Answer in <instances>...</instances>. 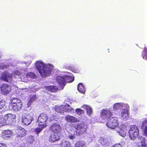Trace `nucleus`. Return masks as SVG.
<instances>
[{
    "label": "nucleus",
    "instance_id": "obj_17",
    "mask_svg": "<svg viewBox=\"0 0 147 147\" xmlns=\"http://www.w3.org/2000/svg\"><path fill=\"white\" fill-rule=\"evenodd\" d=\"M16 137L21 138L26 136V131L24 129L20 127L16 130Z\"/></svg>",
    "mask_w": 147,
    "mask_h": 147
},
{
    "label": "nucleus",
    "instance_id": "obj_45",
    "mask_svg": "<svg viewBox=\"0 0 147 147\" xmlns=\"http://www.w3.org/2000/svg\"><path fill=\"white\" fill-rule=\"evenodd\" d=\"M20 147H26L25 146H24L23 145L21 146H20Z\"/></svg>",
    "mask_w": 147,
    "mask_h": 147
},
{
    "label": "nucleus",
    "instance_id": "obj_19",
    "mask_svg": "<svg viewBox=\"0 0 147 147\" xmlns=\"http://www.w3.org/2000/svg\"><path fill=\"white\" fill-rule=\"evenodd\" d=\"M12 134L11 131L9 130H5L2 131L1 136L3 138L7 140L11 137Z\"/></svg>",
    "mask_w": 147,
    "mask_h": 147
},
{
    "label": "nucleus",
    "instance_id": "obj_38",
    "mask_svg": "<svg viewBox=\"0 0 147 147\" xmlns=\"http://www.w3.org/2000/svg\"><path fill=\"white\" fill-rule=\"evenodd\" d=\"M4 125V122L3 117L1 116H0V126Z\"/></svg>",
    "mask_w": 147,
    "mask_h": 147
},
{
    "label": "nucleus",
    "instance_id": "obj_35",
    "mask_svg": "<svg viewBox=\"0 0 147 147\" xmlns=\"http://www.w3.org/2000/svg\"><path fill=\"white\" fill-rule=\"evenodd\" d=\"M65 68L66 69H71L72 71L74 73H78L79 72V70L76 69H74L71 67H67L65 66Z\"/></svg>",
    "mask_w": 147,
    "mask_h": 147
},
{
    "label": "nucleus",
    "instance_id": "obj_9",
    "mask_svg": "<svg viewBox=\"0 0 147 147\" xmlns=\"http://www.w3.org/2000/svg\"><path fill=\"white\" fill-rule=\"evenodd\" d=\"M106 125L109 128L112 129H116L118 125L117 118L115 117H112L107 120Z\"/></svg>",
    "mask_w": 147,
    "mask_h": 147
},
{
    "label": "nucleus",
    "instance_id": "obj_37",
    "mask_svg": "<svg viewBox=\"0 0 147 147\" xmlns=\"http://www.w3.org/2000/svg\"><path fill=\"white\" fill-rule=\"evenodd\" d=\"M30 98L29 100L32 102H33L34 100H35L36 98V95H35L30 96Z\"/></svg>",
    "mask_w": 147,
    "mask_h": 147
},
{
    "label": "nucleus",
    "instance_id": "obj_41",
    "mask_svg": "<svg viewBox=\"0 0 147 147\" xmlns=\"http://www.w3.org/2000/svg\"><path fill=\"white\" fill-rule=\"evenodd\" d=\"M111 147H122V146L119 144H117L113 146H112Z\"/></svg>",
    "mask_w": 147,
    "mask_h": 147
},
{
    "label": "nucleus",
    "instance_id": "obj_22",
    "mask_svg": "<svg viewBox=\"0 0 147 147\" xmlns=\"http://www.w3.org/2000/svg\"><path fill=\"white\" fill-rule=\"evenodd\" d=\"M82 107L86 109V114L88 116H90L91 115L92 113V110L90 107L86 105H84L82 106Z\"/></svg>",
    "mask_w": 147,
    "mask_h": 147
},
{
    "label": "nucleus",
    "instance_id": "obj_43",
    "mask_svg": "<svg viewBox=\"0 0 147 147\" xmlns=\"http://www.w3.org/2000/svg\"><path fill=\"white\" fill-rule=\"evenodd\" d=\"M0 147H7L5 144H0Z\"/></svg>",
    "mask_w": 147,
    "mask_h": 147
},
{
    "label": "nucleus",
    "instance_id": "obj_24",
    "mask_svg": "<svg viewBox=\"0 0 147 147\" xmlns=\"http://www.w3.org/2000/svg\"><path fill=\"white\" fill-rule=\"evenodd\" d=\"M47 90L51 92H56L59 89L57 86H46L44 87Z\"/></svg>",
    "mask_w": 147,
    "mask_h": 147
},
{
    "label": "nucleus",
    "instance_id": "obj_26",
    "mask_svg": "<svg viewBox=\"0 0 147 147\" xmlns=\"http://www.w3.org/2000/svg\"><path fill=\"white\" fill-rule=\"evenodd\" d=\"M99 141L103 146H108L109 145V142L107 139L102 137L100 138Z\"/></svg>",
    "mask_w": 147,
    "mask_h": 147
},
{
    "label": "nucleus",
    "instance_id": "obj_30",
    "mask_svg": "<svg viewBox=\"0 0 147 147\" xmlns=\"http://www.w3.org/2000/svg\"><path fill=\"white\" fill-rule=\"evenodd\" d=\"M38 125V127L35 129L34 131V132L37 135H38L43 129L45 128L42 127V125L40 126L39 125Z\"/></svg>",
    "mask_w": 147,
    "mask_h": 147
},
{
    "label": "nucleus",
    "instance_id": "obj_16",
    "mask_svg": "<svg viewBox=\"0 0 147 147\" xmlns=\"http://www.w3.org/2000/svg\"><path fill=\"white\" fill-rule=\"evenodd\" d=\"M11 90V86L7 84H3L1 86V92L4 94H8L10 92Z\"/></svg>",
    "mask_w": 147,
    "mask_h": 147
},
{
    "label": "nucleus",
    "instance_id": "obj_1",
    "mask_svg": "<svg viewBox=\"0 0 147 147\" xmlns=\"http://www.w3.org/2000/svg\"><path fill=\"white\" fill-rule=\"evenodd\" d=\"M35 76V74L32 72L28 73L22 76V74L18 71L16 70L13 71L12 75L8 72H5L2 74L1 77V79L5 81L10 82L12 80L13 77L15 78H18L19 77H20L21 80L25 82L30 80L29 78H34Z\"/></svg>",
    "mask_w": 147,
    "mask_h": 147
},
{
    "label": "nucleus",
    "instance_id": "obj_13",
    "mask_svg": "<svg viewBox=\"0 0 147 147\" xmlns=\"http://www.w3.org/2000/svg\"><path fill=\"white\" fill-rule=\"evenodd\" d=\"M116 131L118 134L120 136L124 137L126 135V131L127 130L126 125L125 124H122L118 127Z\"/></svg>",
    "mask_w": 147,
    "mask_h": 147
},
{
    "label": "nucleus",
    "instance_id": "obj_27",
    "mask_svg": "<svg viewBox=\"0 0 147 147\" xmlns=\"http://www.w3.org/2000/svg\"><path fill=\"white\" fill-rule=\"evenodd\" d=\"M78 89V91L82 93H84L86 91L84 86L82 83H80L79 84Z\"/></svg>",
    "mask_w": 147,
    "mask_h": 147
},
{
    "label": "nucleus",
    "instance_id": "obj_40",
    "mask_svg": "<svg viewBox=\"0 0 147 147\" xmlns=\"http://www.w3.org/2000/svg\"><path fill=\"white\" fill-rule=\"evenodd\" d=\"M7 67V66L3 64L0 63V68L1 69H3Z\"/></svg>",
    "mask_w": 147,
    "mask_h": 147
},
{
    "label": "nucleus",
    "instance_id": "obj_42",
    "mask_svg": "<svg viewBox=\"0 0 147 147\" xmlns=\"http://www.w3.org/2000/svg\"><path fill=\"white\" fill-rule=\"evenodd\" d=\"M32 102H30V101L29 100L28 103L27 104V107H29L30 106Z\"/></svg>",
    "mask_w": 147,
    "mask_h": 147
},
{
    "label": "nucleus",
    "instance_id": "obj_34",
    "mask_svg": "<svg viewBox=\"0 0 147 147\" xmlns=\"http://www.w3.org/2000/svg\"><path fill=\"white\" fill-rule=\"evenodd\" d=\"M34 140V138L32 136H30L28 137L27 140V142L28 143H32L33 142Z\"/></svg>",
    "mask_w": 147,
    "mask_h": 147
},
{
    "label": "nucleus",
    "instance_id": "obj_15",
    "mask_svg": "<svg viewBox=\"0 0 147 147\" xmlns=\"http://www.w3.org/2000/svg\"><path fill=\"white\" fill-rule=\"evenodd\" d=\"M50 130L53 133L61 134L62 129L60 125L57 123L53 124L50 127Z\"/></svg>",
    "mask_w": 147,
    "mask_h": 147
},
{
    "label": "nucleus",
    "instance_id": "obj_14",
    "mask_svg": "<svg viewBox=\"0 0 147 147\" xmlns=\"http://www.w3.org/2000/svg\"><path fill=\"white\" fill-rule=\"evenodd\" d=\"M87 126L84 124H78L76 128V133L77 135L82 134L86 131Z\"/></svg>",
    "mask_w": 147,
    "mask_h": 147
},
{
    "label": "nucleus",
    "instance_id": "obj_28",
    "mask_svg": "<svg viewBox=\"0 0 147 147\" xmlns=\"http://www.w3.org/2000/svg\"><path fill=\"white\" fill-rule=\"evenodd\" d=\"M61 147H71L69 142L67 141H63L60 144Z\"/></svg>",
    "mask_w": 147,
    "mask_h": 147
},
{
    "label": "nucleus",
    "instance_id": "obj_31",
    "mask_svg": "<svg viewBox=\"0 0 147 147\" xmlns=\"http://www.w3.org/2000/svg\"><path fill=\"white\" fill-rule=\"evenodd\" d=\"M85 145L84 142L81 141L77 142L75 144V147H83Z\"/></svg>",
    "mask_w": 147,
    "mask_h": 147
},
{
    "label": "nucleus",
    "instance_id": "obj_44",
    "mask_svg": "<svg viewBox=\"0 0 147 147\" xmlns=\"http://www.w3.org/2000/svg\"><path fill=\"white\" fill-rule=\"evenodd\" d=\"M31 60L29 61L28 62L29 64H30L31 63Z\"/></svg>",
    "mask_w": 147,
    "mask_h": 147
},
{
    "label": "nucleus",
    "instance_id": "obj_29",
    "mask_svg": "<svg viewBox=\"0 0 147 147\" xmlns=\"http://www.w3.org/2000/svg\"><path fill=\"white\" fill-rule=\"evenodd\" d=\"M136 145L137 147H147L145 141L140 142L138 141L136 142Z\"/></svg>",
    "mask_w": 147,
    "mask_h": 147
},
{
    "label": "nucleus",
    "instance_id": "obj_10",
    "mask_svg": "<svg viewBox=\"0 0 147 147\" xmlns=\"http://www.w3.org/2000/svg\"><path fill=\"white\" fill-rule=\"evenodd\" d=\"M33 115L32 113H26L22 116V122L26 125L30 124L33 120Z\"/></svg>",
    "mask_w": 147,
    "mask_h": 147
},
{
    "label": "nucleus",
    "instance_id": "obj_11",
    "mask_svg": "<svg viewBox=\"0 0 147 147\" xmlns=\"http://www.w3.org/2000/svg\"><path fill=\"white\" fill-rule=\"evenodd\" d=\"M16 117V116L14 114H8L6 115L3 117L4 125L11 124Z\"/></svg>",
    "mask_w": 147,
    "mask_h": 147
},
{
    "label": "nucleus",
    "instance_id": "obj_7",
    "mask_svg": "<svg viewBox=\"0 0 147 147\" xmlns=\"http://www.w3.org/2000/svg\"><path fill=\"white\" fill-rule=\"evenodd\" d=\"M112 115L111 111L109 109H106L102 110L101 113V117L103 120L102 122H104L110 119Z\"/></svg>",
    "mask_w": 147,
    "mask_h": 147
},
{
    "label": "nucleus",
    "instance_id": "obj_23",
    "mask_svg": "<svg viewBox=\"0 0 147 147\" xmlns=\"http://www.w3.org/2000/svg\"><path fill=\"white\" fill-rule=\"evenodd\" d=\"M65 78L66 83L72 82L74 80V77L72 76V75L70 73H67L66 74L64 75Z\"/></svg>",
    "mask_w": 147,
    "mask_h": 147
},
{
    "label": "nucleus",
    "instance_id": "obj_32",
    "mask_svg": "<svg viewBox=\"0 0 147 147\" xmlns=\"http://www.w3.org/2000/svg\"><path fill=\"white\" fill-rule=\"evenodd\" d=\"M143 58L146 60H147V49L145 47L144 51L142 53Z\"/></svg>",
    "mask_w": 147,
    "mask_h": 147
},
{
    "label": "nucleus",
    "instance_id": "obj_4",
    "mask_svg": "<svg viewBox=\"0 0 147 147\" xmlns=\"http://www.w3.org/2000/svg\"><path fill=\"white\" fill-rule=\"evenodd\" d=\"M114 111H121V117L123 119H127L128 116V111L129 108L128 104L123 102H117L113 105Z\"/></svg>",
    "mask_w": 147,
    "mask_h": 147
},
{
    "label": "nucleus",
    "instance_id": "obj_21",
    "mask_svg": "<svg viewBox=\"0 0 147 147\" xmlns=\"http://www.w3.org/2000/svg\"><path fill=\"white\" fill-rule=\"evenodd\" d=\"M143 134L147 138V120H145L141 126Z\"/></svg>",
    "mask_w": 147,
    "mask_h": 147
},
{
    "label": "nucleus",
    "instance_id": "obj_3",
    "mask_svg": "<svg viewBox=\"0 0 147 147\" xmlns=\"http://www.w3.org/2000/svg\"><path fill=\"white\" fill-rule=\"evenodd\" d=\"M55 110L57 113L63 115H64L65 112L73 113L75 111L78 115H80L84 113L83 110L80 109H77L75 111L74 109L68 104L60 106H56L55 107Z\"/></svg>",
    "mask_w": 147,
    "mask_h": 147
},
{
    "label": "nucleus",
    "instance_id": "obj_5",
    "mask_svg": "<svg viewBox=\"0 0 147 147\" xmlns=\"http://www.w3.org/2000/svg\"><path fill=\"white\" fill-rule=\"evenodd\" d=\"M76 128L74 126L69 125L65 129V133L67 138L73 140L75 139L76 135L75 134Z\"/></svg>",
    "mask_w": 147,
    "mask_h": 147
},
{
    "label": "nucleus",
    "instance_id": "obj_2",
    "mask_svg": "<svg viewBox=\"0 0 147 147\" xmlns=\"http://www.w3.org/2000/svg\"><path fill=\"white\" fill-rule=\"evenodd\" d=\"M36 68L43 78L49 76L53 68L50 64H46L41 61H37L35 63Z\"/></svg>",
    "mask_w": 147,
    "mask_h": 147
},
{
    "label": "nucleus",
    "instance_id": "obj_25",
    "mask_svg": "<svg viewBox=\"0 0 147 147\" xmlns=\"http://www.w3.org/2000/svg\"><path fill=\"white\" fill-rule=\"evenodd\" d=\"M11 106L13 110L17 111L21 109L22 106V103H20L17 104H11Z\"/></svg>",
    "mask_w": 147,
    "mask_h": 147
},
{
    "label": "nucleus",
    "instance_id": "obj_36",
    "mask_svg": "<svg viewBox=\"0 0 147 147\" xmlns=\"http://www.w3.org/2000/svg\"><path fill=\"white\" fill-rule=\"evenodd\" d=\"M5 101L0 100V109H2L5 107Z\"/></svg>",
    "mask_w": 147,
    "mask_h": 147
},
{
    "label": "nucleus",
    "instance_id": "obj_18",
    "mask_svg": "<svg viewBox=\"0 0 147 147\" xmlns=\"http://www.w3.org/2000/svg\"><path fill=\"white\" fill-rule=\"evenodd\" d=\"M61 134L53 133L51 135L49 140L51 142H54L59 140L60 138Z\"/></svg>",
    "mask_w": 147,
    "mask_h": 147
},
{
    "label": "nucleus",
    "instance_id": "obj_12",
    "mask_svg": "<svg viewBox=\"0 0 147 147\" xmlns=\"http://www.w3.org/2000/svg\"><path fill=\"white\" fill-rule=\"evenodd\" d=\"M56 80L59 86L60 87L59 90L63 89L66 83L64 75L62 76H57L56 77Z\"/></svg>",
    "mask_w": 147,
    "mask_h": 147
},
{
    "label": "nucleus",
    "instance_id": "obj_20",
    "mask_svg": "<svg viewBox=\"0 0 147 147\" xmlns=\"http://www.w3.org/2000/svg\"><path fill=\"white\" fill-rule=\"evenodd\" d=\"M66 121L69 122H78L79 120L76 117L70 115H67L65 117Z\"/></svg>",
    "mask_w": 147,
    "mask_h": 147
},
{
    "label": "nucleus",
    "instance_id": "obj_39",
    "mask_svg": "<svg viewBox=\"0 0 147 147\" xmlns=\"http://www.w3.org/2000/svg\"><path fill=\"white\" fill-rule=\"evenodd\" d=\"M138 139H139V141H140V142H142V141H145V138L142 136H139L138 137Z\"/></svg>",
    "mask_w": 147,
    "mask_h": 147
},
{
    "label": "nucleus",
    "instance_id": "obj_33",
    "mask_svg": "<svg viewBox=\"0 0 147 147\" xmlns=\"http://www.w3.org/2000/svg\"><path fill=\"white\" fill-rule=\"evenodd\" d=\"M12 104H17L18 103H22L21 100L17 98H14L11 101Z\"/></svg>",
    "mask_w": 147,
    "mask_h": 147
},
{
    "label": "nucleus",
    "instance_id": "obj_46",
    "mask_svg": "<svg viewBox=\"0 0 147 147\" xmlns=\"http://www.w3.org/2000/svg\"><path fill=\"white\" fill-rule=\"evenodd\" d=\"M1 56H2V55H1V53H0V58L1 57Z\"/></svg>",
    "mask_w": 147,
    "mask_h": 147
},
{
    "label": "nucleus",
    "instance_id": "obj_6",
    "mask_svg": "<svg viewBox=\"0 0 147 147\" xmlns=\"http://www.w3.org/2000/svg\"><path fill=\"white\" fill-rule=\"evenodd\" d=\"M139 130L136 126L135 125H131L129 131V137L132 140H135L139 135Z\"/></svg>",
    "mask_w": 147,
    "mask_h": 147
},
{
    "label": "nucleus",
    "instance_id": "obj_8",
    "mask_svg": "<svg viewBox=\"0 0 147 147\" xmlns=\"http://www.w3.org/2000/svg\"><path fill=\"white\" fill-rule=\"evenodd\" d=\"M48 119V116L46 114H41L38 119L37 123L40 126L42 125L43 127H46L47 126L46 122Z\"/></svg>",
    "mask_w": 147,
    "mask_h": 147
}]
</instances>
